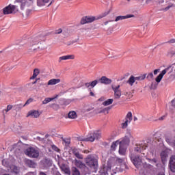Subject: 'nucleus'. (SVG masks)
Returning <instances> with one entry per match:
<instances>
[{
  "label": "nucleus",
  "mask_w": 175,
  "mask_h": 175,
  "mask_svg": "<svg viewBox=\"0 0 175 175\" xmlns=\"http://www.w3.org/2000/svg\"><path fill=\"white\" fill-rule=\"evenodd\" d=\"M116 158L110 157L107 161V166L104 168L100 175H114L118 172V168L115 165Z\"/></svg>",
  "instance_id": "obj_1"
},
{
  "label": "nucleus",
  "mask_w": 175,
  "mask_h": 175,
  "mask_svg": "<svg viewBox=\"0 0 175 175\" xmlns=\"http://www.w3.org/2000/svg\"><path fill=\"white\" fill-rule=\"evenodd\" d=\"M85 163L94 171L98 169V159L92 154H89L85 158Z\"/></svg>",
  "instance_id": "obj_2"
},
{
  "label": "nucleus",
  "mask_w": 175,
  "mask_h": 175,
  "mask_svg": "<svg viewBox=\"0 0 175 175\" xmlns=\"http://www.w3.org/2000/svg\"><path fill=\"white\" fill-rule=\"evenodd\" d=\"M74 163L77 167H79L81 169V170H82L83 172H84V174H90V173H91L90 168H88V167H87L85 163H83V161L75 159L74 160Z\"/></svg>",
  "instance_id": "obj_3"
},
{
  "label": "nucleus",
  "mask_w": 175,
  "mask_h": 175,
  "mask_svg": "<svg viewBox=\"0 0 175 175\" xmlns=\"http://www.w3.org/2000/svg\"><path fill=\"white\" fill-rule=\"evenodd\" d=\"M25 152L26 155H27L30 158H39V155H40L39 150L33 147H30L26 149Z\"/></svg>",
  "instance_id": "obj_4"
},
{
  "label": "nucleus",
  "mask_w": 175,
  "mask_h": 175,
  "mask_svg": "<svg viewBox=\"0 0 175 175\" xmlns=\"http://www.w3.org/2000/svg\"><path fill=\"white\" fill-rule=\"evenodd\" d=\"M132 137H133L132 134L131 133H128L127 135H126L122 141L119 142V144L128 147L131 143V139H132Z\"/></svg>",
  "instance_id": "obj_5"
},
{
  "label": "nucleus",
  "mask_w": 175,
  "mask_h": 175,
  "mask_svg": "<svg viewBox=\"0 0 175 175\" xmlns=\"http://www.w3.org/2000/svg\"><path fill=\"white\" fill-rule=\"evenodd\" d=\"M131 161H133L135 166L139 169L142 165H143V161H142V159H140V157L139 156H131Z\"/></svg>",
  "instance_id": "obj_6"
},
{
  "label": "nucleus",
  "mask_w": 175,
  "mask_h": 175,
  "mask_svg": "<svg viewBox=\"0 0 175 175\" xmlns=\"http://www.w3.org/2000/svg\"><path fill=\"white\" fill-rule=\"evenodd\" d=\"M3 14H12V13H16V6L9 5L3 9Z\"/></svg>",
  "instance_id": "obj_7"
},
{
  "label": "nucleus",
  "mask_w": 175,
  "mask_h": 175,
  "mask_svg": "<svg viewBox=\"0 0 175 175\" xmlns=\"http://www.w3.org/2000/svg\"><path fill=\"white\" fill-rule=\"evenodd\" d=\"M96 20L95 16H84L81 18L80 24L84 25V24H89L90 23H94Z\"/></svg>",
  "instance_id": "obj_8"
},
{
  "label": "nucleus",
  "mask_w": 175,
  "mask_h": 175,
  "mask_svg": "<svg viewBox=\"0 0 175 175\" xmlns=\"http://www.w3.org/2000/svg\"><path fill=\"white\" fill-rule=\"evenodd\" d=\"M111 88L114 92L115 99H120L121 98V90H120V85H118L117 86L112 85Z\"/></svg>",
  "instance_id": "obj_9"
},
{
  "label": "nucleus",
  "mask_w": 175,
  "mask_h": 175,
  "mask_svg": "<svg viewBox=\"0 0 175 175\" xmlns=\"http://www.w3.org/2000/svg\"><path fill=\"white\" fill-rule=\"evenodd\" d=\"M44 44L40 41H36L33 42L31 44V50H33V51L38 50V49H43Z\"/></svg>",
  "instance_id": "obj_10"
},
{
  "label": "nucleus",
  "mask_w": 175,
  "mask_h": 175,
  "mask_svg": "<svg viewBox=\"0 0 175 175\" xmlns=\"http://www.w3.org/2000/svg\"><path fill=\"white\" fill-rule=\"evenodd\" d=\"M146 75L144 74L142 77H135L134 76H131L127 83L130 84V85H133L135 83V80H144L146 79Z\"/></svg>",
  "instance_id": "obj_11"
},
{
  "label": "nucleus",
  "mask_w": 175,
  "mask_h": 175,
  "mask_svg": "<svg viewBox=\"0 0 175 175\" xmlns=\"http://www.w3.org/2000/svg\"><path fill=\"white\" fill-rule=\"evenodd\" d=\"M40 113L38 110H31L27 113V117H31V118H39Z\"/></svg>",
  "instance_id": "obj_12"
},
{
  "label": "nucleus",
  "mask_w": 175,
  "mask_h": 175,
  "mask_svg": "<svg viewBox=\"0 0 175 175\" xmlns=\"http://www.w3.org/2000/svg\"><path fill=\"white\" fill-rule=\"evenodd\" d=\"M99 81L101 84H105L107 85L111 83H113V81L111 79L107 78L106 76H103L99 79Z\"/></svg>",
  "instance_id": "obj_13"
},
{
  "label": "nucleus",
  "mask_w": 175,
  "mask_h": 175,
  "mask_svg": "<svg viewBox=\"0 0 175 175\" xmlns=\"http://www.w3.org/2000/svg\"><path fill=\"white\" fill-rule=\"evenodd\" d=\"M132 17H135L133 14H127L126 16H118L115 18V22L118 23V21H121L122 20H126V18H132Z\"/></svg>",
  "instance_id": "obj_14"
},
{
  "label": "nucleus",
  "mask_w": 175,
  "mask_h": 175,
  "mask_svg": "<svg viewBox=\"0 0 175 175\" xmlns=\"http://www.w3.org/2000/svg\"><path fill=\"white\" fill-rule=\"evenodd\" d=\"M73 155H75L77 159H83L84 157L80 153V151L77 148H72L71 150Z\"/></svg>",
  "instance_id": "obj_15"
},
{
  "label": "nucleus",
  "mask_w": 175,
  "mask_h": 175,
  "mask_svg": "<svg viewBox=\"0 0 175 175\" xmlns=\"http://www.w3.org/2000/svg\"><path fill=\"white\" fill-rule=\"evenodd\" d=\"M170 167L171 172H175V155L172 156L170 159Z\"/></svg>",
  "instance_id": "obj_16"
},
{
  "label": "nucleus",
  "mask_w": 175,
  "mask_h": 175,
  "mask_svg": "<svg viewBox=\"0 0 175 175\" xmlns=\"http://www.w3.org/2000/svg\"><path fill=\"white\" fill-rule=\"evenodd\" d=\"M119 154L120 155H125L126 152V148L128 146L122 144H119Z\"/></svg>",
  "instance_id": "obj_17"
},
{
  "label": "nucleus",
  "mask_w": 175,
  "mask_h": 175,
  "mask_svg": "<svg viewBox=\"0 0 175 175\" xmlns=\"http://www.w3.org/2000/svg\"><path fill=\"white\" fill-rule=\"evenodd\" d=\"M43 165L45 166V167H50V166L53 165V161L51 159L45 157L43 160Z\"/></svg>",
  "instance_id": "obj_18"
},
{
  "label": "nucleus",
  "mask_w": 175,
  "mask_h": 175,
  "mask_svg": "<svg viewBox=\"0 0 175 175\" xmlns=\"http://www.w3.org/2000/svg\"><path fill=\"white\" fill-rule=\"evenodd\" d=\"M58 83H61V79H52L48 81L47 85H55V84H58Z\"/></svg>",
  "instance_id": "obj_19"
},
{
  "label": "nucleus",
  "mask_w": 175,
  "mask_h": 175,
  "mask_svg": "<svg viewBox=\"0 0 175 175\" xmlns=\"http://www.w3.org/2000/svg\"><path fill=\"white\" fill-rule=\"evenodd\" d=\"M68 118L71 120H76L77 118V113L75 111H71L68 113Z\"/></svg>",
  "instance_id": "obj_20"
},
{
  "label": "nucleus",
  "mask_w": 175,
  "mask_h": 175,
  "mask_svg": "<svg viewBox=\"0 0 175 175\" xmlns=\"http://www.w3.org/2000/svg\"><path fill=\"white\" fill-rule=\"evenodd\" d=\"M49 1L50 0H37V5L40 7L46 6Z\"/></svg>",
  "instance_id": "obj_21"
},
{
  "label": "nucleus",
  "mask_w": 175,
  "mask_h": 175,
  "mask_svg": "<svg viewBox=\"0 0 175 175\" xmlns=\"http://www.w3.org/2000/svg\"><path fill=\"white\" fill-rule=\"evenodd\" d=\"M60 61H66L68 59H75L74 55H68L65 56H62L59 57Z\"/></svg>",
  "instance_id": "obj_22"
},
{
  "label": "nucleus",
  "mask_w": 175,
  "mask_h": 175,
  "mask_svg": "<svg viewBox=\"0 0 175 175\" xmlns=\"http://www.w3.org/2000/svg\"><path fill=\"white\" fill-rule=\"evenodd\" d=\"M161 158L162 162L165 163V162H166V159H167V152H166V150H163L161 152Z\"/></svg>",
  "instance_id": "obj_23"
},
{
  "label": "nucleus",
  "mask_w": 175,
  "mask_h": 175,
  "mask_svg": "<svg viewBox=\"0 0 175 175\" xmlns=\"http://www.w3.org/2000/svg\"><path fill=\"white\" fill-rule=\"evenodd\" d=\"M92 135L94 137V139L96 140H98V139H100V137H102V133L100 132V130H97Z\"/></svg>",
  "instance_id": "obj_24"
},
{
  "label": "nucleus",
  "mask_w": 175,
  "mask_h": 175,
  "mask_svg": "<svg viewBox=\"0 0 175 175\" xmlns=\"http://www.w3.org/2000/svg\"><path fill=\"white\" fill-rule=\"evenodd\" d=\"M165 141L170 146L175 147V139H172L170 137H166Z\"/></svg>",
  "instance_id": "obj_25"
},
{
  "label": "nucleus",
  "mask_w": 175,
  "mask_h": 175,
  "mask_svg": "<svg viewBox=\"0 0 175 175\" xmlns=\"http://www.w3.org/2000/svg\"><path fill=\"white\" fill-rule=\"evenodd\" d=\"M60 169H61V170H62V172H64L66 174L70 175V170H69V168L66 167V166H65V165H62L60 166Z\"/></svg>",
  "instance_id": "obj_26"
},
{
  "label": "nucleus",
  "mask_w": 175,
  "mask_h": 175,
  "mask_svg": "<svg viewBox=\"0 0 175 175\" xmlns=\"http://www.w3.org/2000/svg\"><path fill=\"white\" fill-rule=\"evenodd\" d=\"M39 73H40V72L39 71V69L35 68L33 70V76L30 77V80H34V79H36Z\"/></svg>",
  "instance_id": "obj_27"
},
{
  "label": "nucleus",
  "mask_w": 175,
  "mask_h": 175,
  "mask_svg": "<svg viewBox=\"0 0 175 175\" xmlns=\"http://www.w3.org/2000/svg\"><path fill=\"white\" fill-rule=\"evenodd\" d=\"M25 163L29 167H35V165H36L33 161L29 159L25 160Z\"/></svg>",
  "instance_id": "obj_28"
},
{
  "label": "nucleus",
  "mask_w": 175,
  "mask_h": 175,
  "mask_svg": "<svg viewBox=\"0 0 175 175\" xmlns=\"http://www.w3.org/2000/svg\"><path fill=\"white\" fill-rule=\"evenodd\" d=\"M58 96H56L53 98H45L44 100L42 101V105H47V103H50L51 100H54Z\"/></svg>",
  "instance_id": "obj_29"
},
{
  "label": "nucleus",
  "mask_w": 175,
  "mask_h": 175,
  "mask_svg": "<svg viewBox=\"0 0 175 175\" xmlns=\"http://www.w3.org/2000/svg\"><path fill=\"white\" fill-rule=\"evenodd\" d=\"M12 109H13V105H8L7 106V108L2 111L3 116H5V114H8V111H10V110H12Z\"/></svg>",
  "instance_id": "obj_30"
},
{
  "label": "nucleus",
  "mask_w": 175,
  "mask_h": 175,
  "mask_svg": "<svg viewBox=\"0 0 175 175\" xmlns=\"http://www.w3.org/2000/svg\"><path fill=\"white\" fill-rule=\"evenodd\" d=\"M12 173H15V174H18L20 173V169L17 167V166L12 165L11 167Z\"/></svg>",
  "instance_id": "obj_31"
},
{
  "label": "nucleus",
  "mask_w": 175,
  "mask_h": 175,
  "mask_svg": "<svg viewBox=\"0 0 175 175\" xmlns=\"http://www.w3.org/2000/svg\"><path fill=\"white\" fill-rule=\"evenodd\" d=\"M118 145H120V142L116 141L115 142H113L111 146V151H116V147H117Z\"/></svg>",
  "instance_id": "obj_32"
},
{
  "label": "nucleus",
  "mask_w": 175,
  "mask_h": 175,
  "mask_svg": "<svg viewBox=\"0 0 175 175\" xmlns=\"http://www.w3.org/2000/svg\"><path fill=\"white\" fill-rule=\"evenodd\" d=\"M113 98H109L103 103V106H109L113 103Z\"/></svg>",
  "instance_id": "obj_33"
},
{
  "label": "nucleus",
  "mask_w": 175,
  "mask_h": 175,
  "mask_svg": "<svg viewBox=\"0 0 175 175\" xmlns=\"http://www.w3.org/2000/svg\"><path fill=\"white\" fill-rule=\"evenodd\" d=\"M72 172L73 175H80V171L76 167H72Z\"/></svg>",
  "instance_id": "obj_34"
},
{
  "label": "nucleus",
  "mask_w": 175,
  "mask_h": 175,
  "mask_svg": "<svg viewBox=\"0 0 175 175\" xmlns=\"http://www.w3.org/2000/svg\"><path fill=\"white\" fill-rule=\"evenodd\" d=\"M134 151L135 152H142V148L140 146V144H135V147L134 148Z\"/></svg>",
  "instance_id": "obj_35"
},
{
  "label": "nucleus",
  "mask_w": 175,
  "mask_h": 175,
  "mask_svg": "<svg viewBox=\"0 0 175 175\" xmlns=\"http://www.w3.org/2000/svg\"><path fill=\"white\" fill-rule=\"evenodd\" d=\"M111 109V107H107L106 108L100 110L98 113L100 114V113H106L107 114H109V111Z\"/></svg>",
  "instance_id": "obj_36"
},
{
  "label": "nucleus",
  "mask_w": 175,
  "mask_h": 175,
  "mask_svg": "<svg viewBox=\"0 0 175 175\" xmlns=\"http://www.w3.org/2000/svg\"><path fill=\"white\" fill-rule=\"evenodd\" d=\"M83 140H84V142H95V138L92 134L90 137H89Z\"/></svg>",
  "instance_id": "obj_37"
},
{
  "label": "nucleus",
  "mask_w": 175,
  "mask_h": 175,
  "mask_svg": "<svg viewBox=\"0 0 175 175\" xmlns=\"http://www.w3.org/2000/svg\"><path fill=\"white\" fill-rule=\"evenodd\" d=\"M168 55H170L171 58H175V49L170 51L168 52Z\"/></svg>",
  "instance_id": "obj_38"
},
{
  "label": "nucleus",
  "mask_w": 175,
  "mask_h": 175,
  "mask_svg": "<svg viewBox=\"0 0 175 175\" xmlns=\"http://www.w3.org/2000/svg\"><path fill=\"white\" fill-rule=\"evenodd\" d=\"M31 12V11H29V10H25L23 12V16L25 17V18H27L28 17V16H29V13Z\"/></svg>",
  "instance_id": "obj_39"
},
{
  "label": "nucleus",
  "mask_w": 175,
  "mask_h": 175,
  "mask_svg": "<svg viewBox=\"0 0 175 175\" xmlns=\"http://www.w3.org/2000/svg\"><path fill=\"white\" fill-rule=\"evenodd\" d=\"M169 69H170V66L163 70L162 72H161V74H159V75L163 77V76H165V75H166V72H167V70H169Z\"/></svg>",
  "instance_id": "obj_40"
},
{
  "label": "nucleus",
  "mask_w": 175,
  "mask_h": 175,
  "mask_svg": "<svg viewBox=\"0 0 175 175\" xmlns=\"http://www.w3.org/2000/svg\"><path fill=\"white\" fill-rule=\"evenodd\" d=\"M129 122V120L128 119H126L125 122L122 123V129H125L126 128H128V122Z\"/></svg>",
  "instance_id": "obj_41"
},
{
  "label": "nucleus",
  "mask_w": 175,
  "mask_h": 175,
  "mask_svg": "<svg viewBox=\"0 0 175 175\" xmlns=\"http://www.w3.org/2000/svg\"><path fill=\"white\" fill-rule=\"evenodd\" d=\"M126 120H128L129 122L132 121V112H129L127 113Z\"/></svg>",
  "instance_id": "obj_42"
},
{
  "label": "nucleus",
  "mask_w": 175,
  "mask_h": 175,
  "mask_svg": "<svg viewBox=\"0 0 175 175\" xmlns=\"http://www.w3.org/2000/svg\"><path fill=\"white\" fill-rule=\"evenodd\" d=\"M2 163L4 166H9V160H8V159H4L2 161Z\"/></svg>",
  "instance_id": "obj_43"
},
{
  "label": "nucleus",
  "mask_w": 175,
  "mask_h": 175,
  "mask_svg": "<svg viewBox=\"0 0 175 175\" xmlns=\"http://www.w3.org/2000/svg\"><path fill=\"white\" fill-rule=\"evenodd\" d=\"M96 84H98V80H94V81L90 82V87L94 88V87H95V85H96Z\"/></svg>",
  "instance_id": "obj_44"
},
{
  "label": "nucleus",
  "mask_w": 175,
  "mask_h": 175,
  "mask_svg": "<svg viewBox=\"0 0 175 175\" xmlns=\"http://www.w3.org/2000/svg\"><path fill=\"white\" fill-rule=\"evenodd\" d=\"M162 79H163V77L161 75H159L156 77L155 80H156L157 83H161V80H162Z\"/></svg>",
  "instance_id": "obj_45"
},
{
  "label": "nucleus",
  "mask_w": 175,
  "mask_h": 175,
  "mask_svg": "<svg viewBox=\"0 0 175 175\" xmlns=\"http://www.w3.org/2000/svg\"><path fill=\"white\" fill-rule=\"evenodd\" d=\"M50 107H52V109H59V105L58 104L53 103L50 105Z\"/></svg>",
  "instance_id": "obj_46"
},
{
  "label": "nucleus",
  "mask_w": 175,
  "mask_h": 175,
  "mask_svg": "<svg viewBox=\"0 0 175 175\" xmlns=\"http://www.w3.org/2000/svg\"><path fill=\"white\" fill-rule=\"evenodd\" d=\"M21 9H27L28 8V4L25 3V2H23L21 5Z\"/></svg>",
  "instance_id": "obj_47"
},
{
  "label": "nucleus",
  "mask_w": 175,
  "mask_h": 175,
  "mask_svg": "<svg viewBox=\"0 0 175 175\" xmlns=\"http://www.w3.org/2000/svg\"><path fill=\"white\" fill-rule=\"evenodd\" d=\"M32 102H33V98H29L25 104L24 105V106H27V105H29V103H32Z\"/></svg>",
  "instance_id": "obj_48"
},
{
  "label": "nucleus",
  "mask_w": 175,
  "mask_h": 175,
  "mask_svg": "<svg viewBox=\"0 0 175 175\" xmlns=\"http://www.w3.org/2000/svg\"><path fill=\"white\" fill-rule=\"evenodd\" d=\"M116 162H118V163H122L124 162V159L116 158Z\"/></svg>",
  "instance_id": "obj_49"
},
{
  "label": "nucleus",
  "mask_w": 175,
  "mask_h": 175,
  "mask_svg": "<svg viewBox=\"0 0 175 175\" xmlns=\"http://www.w3.org/2000/svg\"><path fill=\"white\" fill-rule=\"evenodd\" d=\"M62 139H63V142H64V143L66 144H70V139H64V138H62Z\"/></svg>",
  "instance_id": "obj_50"
},
{
  "label": "nucleus",
  "mask_w": 175,
  "mask_h": 175,
  "mask_svg": "<svg viewBox=\"0 0 175 175\" xmlns=\"http://www.w3.org/2000/svg\"><path fill=\"white\" fill-rule=\"evenodd\" d=\"M152 1L154 0H145V3L143 4L144 5H150V3H151V2H152Z\"/></svg>",
  "instance_id": "obj_51"
},
{
  "label": "nucleus",
  "mask_w": 175,
  "mask_h": 175,
  "mask_svg": "<svg viewBox=\"0 0 175 175\" xmlns=\"http://www.w3.org/2000/svg\"><path fill=\"white\" fill-rule=\"evenodd\" d=\"M173 3H170L168 6H167L165 8H164V10L167 11L170 8H172Z\"/></svg>",
  "instance_id": "obj_52"
},
{
  "label": "nucleus",
  "mask_w": 175,
  "mask_h": 175,
  "mask_svg": "<svg viewBox=\"0 0 175 175\" xmlns=\"http://www.w3.org/2000/svg\"><path fill=\"white\" fill-rule=\"evenodd\" d=\"M139 147H141V148H142V150H146L147 146L146 144L144 145L143 144H140Z\"/></svg>",
  "instance_id": "obj_53"
},
{
  "label": "nucleus",
  "mask_w": 175,
  "mask_h": 175,
  "mask_svg": "<svg viewBox=\"0 0 175 175\" xmlns=\"http://www.w3.org/2000/svg\"><path fill=\"white\" fill-rule=\"evenodd\" d=\"M171 105L173 107H175V98L171 101Z\"/></svg>",
  "instance_id": "obj_54"
},
{
  "label": "nucleus",
  "mask_w": 175,
  "mask_h": 175,
  "mask_svg": "<svg viewBox=\"0 0 175 175\" xmlns=\"http://www.w3.org/2000/svg\"><path fill=\"white\" fill-rule=\"evenodd\" d=\"M147 77H150L151 79H152V77H154V74H152V72H150V73H149V75Z\"/></svg>",
  "instance_id": "obj_55"
},
{
  "label": "nucleus",
  "mask_w": 175,
  "mask_h": 175,
  "mask_svg": "<svg viewBox=\"0 0 175 175\" xmlns=\"http://www.w3.org/2000/svg\"><path fill=\"white\" fill-rule=\"evenodd\" d=\"M113 21H106V22H105L104 23V25H107L109 23H111V22H113Z\"/></svg>",
  "instance_id": "obj_56"
},
{
  "label": "nucleus",
  "mask_w": 175,
  "mask_h": 175,
  "mask_svg": "<svg viewBox=\"0 0 175 175\" xmlns=\"http://www.w3.org/2000/svg\"><path fill=\"white\" fill-rule=\"evenodd\" d=\"M85 85L88 88V87H91V83H86Z\"/></svg>",
  "instance_id": "obj_57"
},
{
  "label": "nucleus",
  "mask_w": 175,
  "mask_h": 175,
  "mask_svg": "<svg viewBox=\"0 0 175 175\" xmlns=\"http://www.w3.org/2000/svg\"><path fill=\"white\" fill-rule=\"evenodd\" d=\"M158 72H159V69H156L154 70V75H158Z\"/></svg>",
  "instance_id": "obj_58"
},
{
  "label": "nucleus",
  "mask_w": 175,
  "mask_h": 175,
  "mask_svg": "<svg viewBox=\"0 0 175 175\" xmlns=\"http://www.w3.org/2000/svg\"><path fill=\"white\" fill-rule=\"evenodd\" d=\"M122 167H125V169H128V166L125 163H124L123 165H122Z\"/></svg>",
  "instance_id": "obj_59"
},
{
  "label": "nucleus",
  "mask_w": 175,
  "mask_h": 175,
  "mask_svg": "<svg viewBox=\"0 0 175 175\" xmlns=\"http://www.w3.org/2000/svg\"><path fill=\"white\" fill-rule=\"evenodd\" d=\"M151 162H154V163H157V159H153L152 160H150Z\"/></svg>",
  "instance_id": "obj_60"
},
{
  "label": "nucleus",
  "mask_w": 175,
  "mask_h": 175,
  "mask_svg": "<svg viewBox=\"0 0 175 175\" xmlns=\"http://www.w3.org/2000/svg\"><path fill=\"white\" fill-rule=\"evenodd\" d=\"M52 148H55V151H57V150H58V148L55 147V146H53Z\"/></svg>",
  "instance_id": "obj_61"
},
{
  "label": "nucleus",
  "mask_w": 175,
  "mask_h": 175,
  "mask_svg": "<svg viewBox=\"0 0 175 175\" xmlns=\"http://www.w3.org/2000/svg\"><path fill=\"white\" fill-rule=\"evenodd\" d=\"M39 175H46L44 172H40Z\"/></svg>",
  "instance_id": "obj_62"
},
{
  "label": "nucleus",
  "mask_w": 175,
  "mask_h": 175,
  "mask_svg": "<svg viewBox=\"0 0 175 175\" xmlns=\"http://www.w3.org/2000/svg\"><path fill=\"white\" fill-rule=\"evenodd\" d=\"M90 95H91V96H94L95 94H94V92H91Z\"/></svg>",
  "instance_id": "obj_63"
},
{
  "label": "nucleus",
  "mask_w": 175,
  "mask_h": 175,
  "mask_svg": "<svg viewBox=\"0 0 175 175\" xmlns=\"http://www.w3.org/2000/svg\"><path fill=\"white\" fill-rule=\"evenodd\" d=\"M163 2H165V1H163V0H160V1H159V3H163Z\"/></svg>",
  "instance_id": "obj_64"
}]
</instances>
